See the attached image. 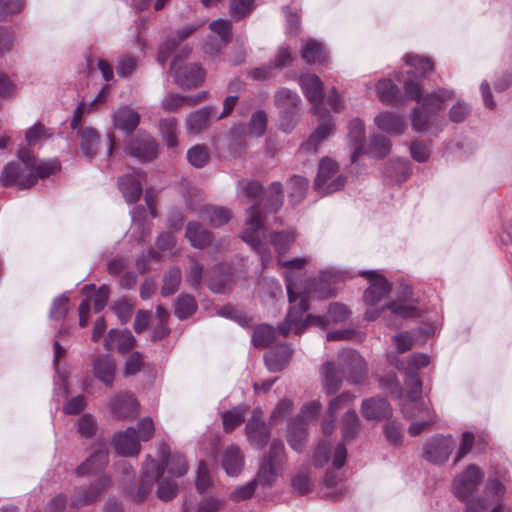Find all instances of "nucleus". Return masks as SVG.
Here are the masks:
<instances>
[{"mask_svg": "<svg viewBox=\"0 0 512 512\" xmlns=\"http://www.w3.org/2000/svg\"><path fill=\"white\" fill-rule=\"evenodd\" d=\"M302 58L307 63L322 65L327 61V53L321 43L309 40L302 45Z\"/></svg>", "mask_w": 512, "mask_h": 512, "instance_id": "obj_39", "label": "nucleus"}, {"mask_svg": "<svg viewBox=\"0 0 512 512\" xmlns=\"http://www.w3.org/2000/svg\"><path fill=\"white\" fill-rule=\"evenodd\" d=\"M359 418L354 410L347 411L342 417V436L344 442H350L358 434Z\"/></svg>", "mask_w": 512, "mask_h": 512, "instance_id": "obj_49", "label": "nucleus"}, {"mask_svg": "<svg viewBox=\"0 0 512 512\" xmlns=\"http://www.w3.org/2000/svg\"><path fill=\"white\" fill-rule=\"evenodd\" d=\"M51 135L52 133L44 124L37 122L26 131L25 139L29 146H34L40 141L49 138Z\"/></svg>", "mask_w": 512, "mask_h": 512, "instance_id": "obj_54", "label": "nucleus"}, {"mask_svg": "<svg viewBox=\"0 0 512 512\" xmlns=\"http://www.w3.org/2000/svg\"><path fill=\"white\" fill-rule=\"evenodd\" d=\"M246 228L241 233V238L258 253L261 259L262 268L265 269L271 263V251L267 242L262 211L258 204H255L246 211Z\"/></svg>", "mask_w": 512, "mask_h": 512, "instance_id": "obj_9", "label": "nucleus"}, {"mask_svg": "<svg viewBox=\"0 0 512 512\" xmlns=\"http://www.w3.org/2000/svg\"><path fill=\"white\" fill-rule=\"evenodd\" d=\"M404 61L411 67L407 72L409 79L404 83L405 97L419 104L413 108L410 115L412 128L416 132L437 135L446 125L442 111L446 102L454 98V91L440 88L423 96L419 78L425 77L433 70V62L430 58L411 53L404 56Z\"/></svg>", "mask_w": 512, "mask_h": 512, "instance_id": "obj_1", "label": "nucleus"}, {"mask_svg": "<svg viewBox=\"0 0 512 512\" xmlns=\"http://www.w3.org/2000/svg\"><path fill=\"white\" fill-rule=\"evenodd\" d=\"M299 85L307 100L312 104V113L319 116L316 130L301 145V150L315 153L319 144L334 133L335 125L332 116L321 108L324 97L321 79L315 74H303L299 78Z\"/></svg>", "mask_w": 512, "mask_h": 512, "instance_id": "obj_3", "label": "nucleus"}, {"mask_svg": "<svg viewBox=\"0 0 512 512\" xmlns=\"http://www.w3.org/2000/svg\"><path fill=\"white\" fill-rule=\"evenodd\" d=\"M387 312H390L402 319L416 318L421 315V308L418 302L412 298H405L399 301H392L382 308L370 307L365 312L364 318L367 321H374L379 318H385Z\"/></svg>", "mask_w": 512, "mask_h": 512, "instance_id": "obj_15", "label": "nucleus"}, {"mask_svg": "<svg viewBox=\"0 0 512 512\" xmlns=\"http://www.w3.org/2000/svg\"><path fill=\"white\" fill-rule=\"evenodd\" d=\"M162 138L169 148L178 145V125L174 117L164 118L159 123Z\"/></svg>", "mask_w": 512, "mask_h": 512, "instance_id": "obj_47", "label": "nucleus"}, {"mask_svg": "<svg viewBox=\"0 0 512 512\" xmlns=\"http://www.w3.org/2000/svg\"><path fill=\"white\" fill-rule=\"evenodd\" d=\"M267 114L264 110L255 111L248 123V126L239 124L234 126L230 131V150L235 155H240L244 151L242 142L246 135L254 138H259L264 135L267 128Z\"/></svg>", "mask_w": 512, "mask_h": 512, "instance_id": "obj_12", "label": "nucleus"}, {"mask_svg": "<svg viewBox=\"0 0 512 512\" xmlns=\"http://www.w3.org/2000/svg\"><path fill=\"white\" fill-rule=\"evenodd\" d=\"M185 236L193 247L199 249L210 245L213 240L212 233L204 229L202 225L196 221H191L187 224Z\"/></svg>", "mask_w": 512, "mask_h": 512, "instance_id": "obj_35", "label": "nucleus"}, {"mask_svg": "<svg viewBox=\"0 0 512 512\" xmlns=\"http://www.w3.org/2000/svg\"><path fill=\"white\" fill-rule=\"evenodd\" d=\"M246 409L236 407L222 414V422L224 430L229 433L245 420Z\"/></svg>", "mask_w": 512, "mask_h": 512, "instance_id": "obj_50", "label": "nucleus"}, {"mask_svg": "<svg viewBox=\"0 0 512 512\" xmlns=\"http://www.w3.org/2000/svg\"><path fill=\"white\" fill-rule=\"evenodd\" d=\"M505 493L506 488L499 480L488 479L484 489V497L479 500L487 505V509L494 506L490 512H506L502 503Z\"/></svg>", "mask_w": 512, "mask_h": 512, "instance_id": "obj_24", "label": "nucleus"}, {"mask_svg": "<svg viewBox=\"0 0 512 512\" xmlns=\"http://www.w3.org/2000/svg\"><path fill=\"white\" fill-rule=\"evenodd\" d=\"M198 217L212 227H220L231 218V211L222 206L203 205L197 212Z\"/></svg>", "mask_w": 512, "mask_h": 512, "instance_id": "obj_28", "label": "nucleus"}, {"mask_svg": "<svg viewBox=\"0 0 512 512\" xmlns=\"http://www.w3.org/2000/svg\"><path fill=\"white\" fill-rule=\"evenodd\" d=\"M338 171L339 166L334 160L328 157L321 159L314 182L315 191L325 196L341 190L346 183V177L339 175Z\"/></svg>", "mask_w": 512, "mask_h": 512, "instance_id": "obj_13", "label": "nucleus"}, {"mask_svg": "<svg viewBox=\"0 0 512 512\" xmlns=\"http://www.w3.org/2000/svg\"><path fill=\"white\" fill-rule=\"evenodd\" d=\"M360 275L369 280V287L365 290L363 298L368 306L377 305L385 298L390 290V284L383 276L374 271H362Z\"/></svg>", "mask_w": 512, "mask_h": 512, "instance_id": "obj_19", "label": "nucleus"}, {"mask_svg": "<svg viewBox=\"0 0 512 512\" xmlns=\"http://www.w3.org/2000/svg\"><path fill=\"white\" fill-rule=\"evenodd\" d=\"M348 139L352 149L351 162L356 163L357 158L365 152V126L360 119L355 118L350 121Z\"/></svg>", "mask_w": 512, "mask_h": 512, "instance_id": "obj_26", "label": "nucleus"}, {"mask_svg": "<svg viewBox=\"0 0 512 512\" xmlns=\"http://www.w3.org/2000/svg\"><path fill=\"white\" fill-rule=\"evenodd\" d=\"M24 6V0H0V21H5L10 16L20 13Z\"/></svg>", "mask_w": 512, "mask_h": 512, "instance_id": "obj_60", "label": "nucleus"}, {"mask_svg": "<svg viewBox=\"0 0 512 512\" xmlns=\"http://www.w3.org/2000/svg\"><path fill=\"white\" fill-rule=\"evenodd\" d=\"M108 463V450L104 447L95 450L90 457L78 466L79 476L95 474L102 471Z\"/></svg>", "mask_w": 512, "mask_h": 512, "instance_id": "obj_30", "label": "nucleus"}, {"mask_svg": "<svg viewBox=\"0 0 512 512\" xmlns=\"http://www.w3.org/2000/svg\"><path fill=\"white\" fill-rule=\"evenodd\" d=\"M390 361L398 370L405 373L408 391L405 401L401 404L402 412L406 417H414L416 414L410 412V407L425 404L418 401L422 392V382L417 372L430 363V358L428 354H392Z\"/></svg>", "mask_w": 512, "mask_h": 512, "instance_id": "obj_7", "label": "nucleus"}, {"mask_svg": "<svg viewBox=\"0 0 512 512\" xmlns=\"http://www.w3.org/2000/svg\"><path fill=\"white\" fill-rule=\"evenodd\" d=\"M205 281L211 291L224 294L231 289L232 275L224 274L216 278L209 276Z\"/></svg>", "mask_w": 512, "mask_h": 512, "instance_id": "obj_59", "label": "nucleus"}, {"mask_svg": "<svg viewBox=\"0 0 512 512\" xmlns=\"http://www.w3.org/2000/svg\"><path fill=\"white\" fill-rule=\"evenodd\" d=\"M361 413L367 420H383L392 415V408L387 400L372 397L362 402Z\"/></svg>", "mask_w": 512, "mask_h": 512, "instance_id": "obj_27", "label": "nucleus"}, {"mask_svg": "<svg viewBox=\"0 0 512 512\" xmlns=\"http://www.w3.org/2000/svg\"><path fill=\"white\" fill-rule=\"evenodd\" d=\"M291 361V354H264V363L270 372L283 370Z\"/></svg>", "mask_w": 512, "mask_h": 512, "instance_id": "obj_55", "label": "nucleus"}, {"mask_svg": "<svg viewBox=\"0 0 512 512\" xmlns=\"http://www.w3.org/2000/svg\"><path fill=\"white\" fill-rule=\"evenodd\" d=\"M398 92V86L391 79H381L376 85L377 96L386 105H393L399 102Z\"/></svg>", "mask_w": 512, "mask_h": 512, "instance_id": "obj_41", "label": "nucleus"}, {"mask_svg": "<svg viewBox=\"0 0 512 512\" xmlns=\"http://www.w3.org/2000/svg\"><path fill=\"white\" fill-rule=\"evenodd\" d=\"M410 412L416 414L413 418L420 417L423 420L413 422L408 429L409 434L414 437L436 421V415L428 404H421L418 407H410Z\"/></svg>", "mask_w": 512, "mask_h": 512, "instance_id": "obj_31", "label": "nucleus"}, {"mask_svg": "<svg viewBox=\"0 0 512 512\" xmlns=\"http://www.w3.org/2000/svg\"><path fill=\"white\" fill-rule=\"evenodd\" d=\"M116 364L109 355L99 357L94 363L95 376L106 386L111 387L114 381Z\"/></svg>", "mask_w": 512, "mask_h": 512, "instance_id": "obj_37", "label": "nucleus"}, {"mask_svg": "<svg viewBox=\"0 0 512 512\" xmlns=\"http://www.w3.org/2000/svg\"><path fill=\"white\" fill-rule=\"evenodd\" d=\"M157 143L149 134H141L131 140L127 153L140 161L150 162L157 156Z\"/></svg>", "mask_w": 512, "mask_h": 512, "instance_id": "obj_22", "label": "nucleus"}, {"mask_svg": "<svg viewBox=\"0 0 512 512\" xmlns=\"http://www.w3.org/2000/svg\"><path fill=\"white\" fill-rule=\"evenodd\" d=\"M238 189L241 194L250 200H257L263 193L260 183L254 180H241L238 183Z\"/></svg>", "mask_w": 512, "mask_h": 512, "instance_id": "obj_61", "label": "nucleus"}, {"mask_svg": "<svg viewBox=\"0 0 512 512\" xmlns=\"http://www.w3.org/2000/svg\"><path fill=\"white\" fill-rule=\"evenodd\" d=\"M244 457L236 445L227 447L223 453L222 467L230 476H237L243 469Z\"/></svg>", "mask_w": 512, "mask_h": 512, "instance_id": "obj_34", "label": "nucleus"}, {"mask_svg": "<svg viewBox=\"0 0 512 512\" xmlns=\"http://www.w3.org/2000/svg\"><path fill=\"white\" fill-rule=\"evenodd\" d=\"M339 365L338 369L332 362L327 361L320 369L322 382L328 395L335 394L339 390L341 382L338 377L339 372L352 384L362 383L367 376V365L360 354H341Z\"/></svg>", "mask_w": 512, "mask_h": 512, "instance_id": "obj_8", "label": "nucleus"}, {"mask_svg": "<svg viewBox=\"0 0 512 512\" xmlns=\"http://www.w3.org/2000/svg\"><path fill=\"white\" fill-rule=\"evenodd\" d=\"M374 122L378 129L395 136L401 135L406 128V123L402 116L388 111L378 114Z\"/></svg>", "mask_w": 512, "mask_h": 512, "instance_id": "obj_29", "label": "nucleus"}, {"mask_svg": "<svg viewBox=\"0 0 512 512\" xmlns=\"http://www.w3.org/2000/svg\"><path fill=\"white\" fill-rule=\"evenodd\" d=\"M187 160L192 166L202 168L209 160V152L204 145H195L188 150Z\"/></svg>", "mask_w": 512, "mask_h": 512, "instance_id": "obj_53", "label": "nucleus"}, {"mask_svg": "<svg viewBox=\"0 0 512 512\" xmlns=\"http://www.w3.org/2000/svg\"><path fill=\"white\" fill-rule=\"evenodd\" d=\"M212 114L213 108L210 106H206L192 112L186 119L187 130L192 134L200 133L208 126V122Z\"/></svg>", "mask_w": 512, "mask_h": 512, "instance_id": "obj_38", "label": "nucleus"}, {"mask_svg": "<svg viewBox=\"0 0 512 512\" xmlns=\"http://www.w3.org/2000/svg\"><path fill=\"white\" fill-rule=\"evenodd\" d=\"M136 340L131 331L111 329L104 338V347L108 351L129 352L134 348Z\"/></svg>", "mask_w": 512, "mask_h": 512, "instance_id": "obj_25", "label": "nucleus"}, {"mask_svg": "<svg viewBox=\"0 0 512 512\" xmlns=\"http://www.w3.org/2000/svg\"><path fill=\"white\" fill-rule=\"evenodd\" d=\"M321 407L318 401H312L304 405L299 415L290 423L287 440L293 450L297 452L303 451L307 435V426L310 421L318 417Z\"/></svg>", "mask_w": 512, "mask_h": 512, "instance_id": "obj_11", "label": "nucleus"}, {"mask_svg": "<svg viewBox=\"0 0 512 512\" xmlns=\"http://www.w3.org/2000/svg\"><path fill=\"white\" fill-rule=\"evenodd\" d=\"M294 273L286 275V289L290 302V307L299 308L301 299H305L308 305V299H326L334 294V285L337 284L343 275L334 269H326L319 272L317 278L308 279L302 286L293 279Z\"/></svg>", "mask_w": 512, "mask_h": 512, "instance_id": "obj_5", "label": "nucleus"}, {"mask_svg": "<svg viewBox=\"0 0 512 512\" xmlns=\"http://www.w3.org/2000/svg\"><path fill=\"white\" fill-rule=\"evenodd\" d=\"M164 469H167L168 473L173 476L181 477L186 474L188 469L186 459L182 454L174 453L167 460Z\"/></svg>", "mask_w": 512, "mask_h": 512, "instance_id": "obj_57", "label": "nucleus"}, {"mask_svg": "<svg viewBox=\"0 0 512 512\" xmlns=\"http://www.w3.org/2000/svg\"><path fill=\"white\" fill-rule=\"evenodd\" d=\"M285 461L284 444L280 440H273L268 453L261 460L257 479L235 489L231 498L235 501L251 498L255 492L257 481L263 485L271 486L283 472Z\"/></svg>", "mask_w": 512, "mask_h": 512, "instance_id": "obj_6", "label": "nucleus"}, {"mask_svg": "<svg viewBox=\"0 0 512 512\" xmlns=\"http://www.w3.org/2000/svg\"><path fill=\"white\" fill-rule=\"evenodd\" d=\"M308 188V180L302 176L295 175L287 183L289 201L299 204L305 197Z\"/></svg>", "mask_w": 512, "mask_h": 512, "instance_id": "obj_45", "label": "nucleus"}, {"mask_svg": "<svg viewBox=\"0 0 512 512\" xmlns=\"http://www.w3.org/2000/svg\"><path fill=\"white\" fill-rule=\"evenodd\" d=\"M483 476L484 474L478 466L470 464L454 479L453 492L460 501L466 504V512H484L487 510V505L482 501L471 499Z\"/></svg>", "mask_w": 512, "mask_h": 512, "instance_id": "obj_10", "label": "nucleus"}, {"mask_svg": "<svg viewBox=\"0 0 512 512\" xmlns=\"http://www.w3.org/2000/svg\"><path fill=\"white\" fill-rule=\"evenodd\" d=\"M182 281L181 269L178 266L169 268L163 276L161 295L168 297L177 292Z\"/></svg>", "mask_w": 512, "mask_h": 512, "instance_id": "obj_43", "label": "nucleus"}, {"mask_svg": "<svg viewBox=\"0 0 512 512\" xmlns=\"http://www.w3.org/2000/svg\"><path fill=\"white\" fill-rule=\"evenodd\" d=\"M266 205L270 212H276L283 203V191L280 182H273L268 188Z\"/></svg>", "mask_w": 512, "mask_h": 512, "instance_id": "obj_52", "label": "nucleus"}, {"mask_svg": "<svg viewBox=\"0 0 512 512\" xmlns=\"http://www.w3.org/2000/svg\"><path fill=\"white\" fill-rule=\"evenodd\" d=\"M296 239L293 230L274 232L270 235V242L279 255L285 254Z\"/></svg>", "mask_w": 512, "mask_h": 512, "instance_id": "obj_48", "label": "nucleus"}, {"mask_svg": "<svg viewBox=\"0 0 512 512\" xmlns=\"http://www.w3.org/2000/svg\"><path fill=\"white\" fill-rule=\"evenodd\" d=\"M412 173L411 165L407 159H396L389 162L385 175L391 181L400 183L406 181Z\"/></svg>", "mask_w": 512, "mask_h": 512, "instance_id": "obj_40", "label": "nucleus"}, {"mask_svg": "<svg viewBox=\"0 0 512 512\" xmlns=\"http://www.w3.org/2000/svg\"><path fill=\"white\" fill-rule=\"evenodd\" d=\"M145 180L146 175L140 170H133L132 173L119 178V189L127 203L132 204L140 199L142 195V184Z\"/></svg>", "mask_w": 512, "mask_h": 512, "instance_id": "obj_20", "label": "nucleus"}, {"mask_svg": "<svg viewBox=\"0 0 512 512\" xmlns=\"http://www.w3.org/2000/svg\"><path fill=\"white\" fill-rule=\"evenodd\" d=\"M146 215V210L142 206H136L131 211V219H132V229H138L141 232L139 241L144 240L146 236L149 235L150 228L146 225L144 221V217Z\"/></svg>", "mask_w": 512, "mask_h": 512, "instance_id": "obj_56", "label": "nucleus"}, {"mask_svg": "<svg viewBox=\"0 0 512 512\" xmlns=\"http://www.w3.org/2000/svg\"><path fill=\"white\" fill-rule=\"evenodd\" d=\"M114 126L127 134L132 133L140 122V115L130 107H121L113 114Z\"/></svg>", "mask_w": 512, "mask_h": 512, "instance_id": "obj_33", "label": "nucleus"}, {"mask_svg": "<svg viewBox=\"0 0 512 512\" xmlns=\"http://www.w3.org/2000/svg\"><path fill=\"white\" fill-rule=\"evenodd\" d=\"M109 406L112 415L117 419H133L138 415V403L130 393L116 395Z\"/></svg>", "mask_w": 512, "mask_h": 512, "instance_id": "obj_23", "label": "nucleus"}, {"mask_svg": "<svg viewBox=\"0 0 512 512\" xmlns=\"http://www.w3.org/2000/svg\"><path fill=\"white\" fill-rule=\"evenodd\" d=\"M427 337L428 335L421 329L405 331L394 336V343L397 346L398 352H407L412 348L420 347Z\"/></svg>", "mask_w": 512, "mask_h": 512, "instance_id": "obj_32", "label": "nucleus"}, {"mask_svg": "<svg viewBox=\"0 0 512 512\" xmlns=\"http://www.w3.org/2000/svg\"><path fill=\"white\" fill-rule=\"evenodd\" d=\"M390 149L391 142L386 136L379 134H374L371 136L368 151L372 154V156L383 158L389 154Z\"/></svg>", "mask_w": 512, "mask_h": 512, "instance_id": "obj_51", "label": "nucleus"}, {"mask_svg": "<svg viewBox=\"0 0 512 512\" xmlns=\"http://www.w3.org/2000/svg\"><path fill=\"white\" fill-rule=\"evenodd\" d=\"M191 53L189 46H184L181 54L173 58L171 63V73L176 83L184 89L198 87L204 82L205 70L199 64H186L178 67V60L183 56L187 57Z\"/></svg>", "mask_w": 512, "mask_h": 512, "instance_id": "obj_14", "label": "nucleus"}, {"mask_svg": "<svg viewBox=\"0 0 512 512\" xmlns=\"http://www.w3.org/2000/svg\"><path fill=\"white\" fill-rule=\"evenodd\" d=\"M274 101L279 110H300L301 99L290 89L280 88L274 95Z\"/></svg>", "mask_w": 512, "mask_h": 512, "instance_id": "obj_42", "label": "nucleus"}, {"mask_svg": "<svg viewBox=\"0 0 512 512\" xmlns=\"http://www.w3.org/2000/svg\"><path fill=\"white\" fill-rule=\"evenodd\" d=\"M17 156L18 162H10L3 168L0 176L2 186L27 189L33 186L38 179L50 176L59 168L57 160L37 162L26 148H21Z\"/></svg>", "mask_w": 512, "mask_h": 512, "instance_id": "obj_2", "label": "nucleus"}, {"mask_svg": "<svg viewBox=\"0 0 512 512\" xmlns=\"http://www.w3.org/2000/svg\"><path fill=\"white\" fill-rule=\"evenodd\" d=\"M197 309L198 305L194 296L181 294L175 302L174 313L178 319L184 320L192 316Z\"/></svg>", "mask_w": 512, "mask_h": 512, "instance_id": "obj_46", "label": "nucleus"}, {"mask_svg": "<svg viewBox=\"0 0 512 512\" xmlns=\"http://www.w3.org/2000/svg\"><path fill=\"white\" fill-rule=\"evenodd\" d=\"M308 308L305 299L300 300L298 309H296L295 306L290 307L285 322L279 327V332L283 336L292 333L300 335L308 326L325 328L330 323H342L346 321L350 315L348 308L341 303L330 304L324 316H315L312 314L304 316Z\"/></svg>", "mask_w": 512, "mask_h": 512, "instance_id": "obj_4", "label": "nucleus"}, {"mask_svg": "<svg viewBox=\"0 0 512 512\" xmlns=\"http://www.w3.org/2000/svg\"><path fill=\"white\" fill-rule=\"evenodd\" d=\"M79 137L81 152L85 158L91 161L98 151L100 141L99 134L92 127H86L79 132Z\"/></svg>", "mask_w": 512, "mask_h": 512, "instance_id": "obj_36", "label": "nucleus"}, {"mask_svg": "<svg viewBox=\"0 0 512 512\" xmlns=\"http://www.w3.org/2000/svg\"><path fill=\"white\" fill-rule=\"evenodd\" d=\"M178 485L170 477L162 479L157 489V496L163 501L173 499L177 493Z\"/></svg>", "mask_w": 512, "mask_h": 512, "instance_id": "obj_63", "label": "nucleus"}, {"mask_svg": "<svg viewBox=\"0 0 512 512\" xmlns=\"http://www.w3.org/2000/svg\"><path fill=\"white\" fill-rule=\"evenodd\" d=\"M456 446L451 435H437L426 441L424 444L423 457L434 464L445 463Z\"/></svg>", "mask_w": 512, "mask_h": 512, "instance_id": "obj_16", "label": "nucleus"}, {"mask_svg": "<svg viewBox=\"0 0 512 512\" xmlns=\"http://www.w3.org/2000/svg\"><path fill=\"white\" fill-rule=\"evenodd\" d=\"M276 338V330L268 324H259L253 329L252 343L255 348H267Z\"/></svg>", "mask_w": 512, "mask_h": 512, "instance_id": "obj_44", "label": "nucleus"}, {"mask_svg": "<svg viewBox=\"0 0 512 512\" xmlns=\"http://www.w3.org/2000/svg\"><path fill=\"white\" fill-rule=\"evenodd\" d=\"M245 433L252 447L262 449L266 446L270 438V427L264 421V414L260 408L252 411L251 418L248 420Z\"/></svg>", "mask_w": 512, "mask_h": 512, "instance_id": "obj_17", "label": "nucleus"}, {"mask_svg": "<svg viewBox=\"0 0 512 512\" xmlns=\"http://www.w3.org/2000/svg\"><path fill=\"white\" fill-rule=\"evenodd\" d=\"M210 29L218 34L224 44H228L232 39V25L228 20L217 19L210 23Z\"/></svg>", "mask_w": 512, "mask_h": 512, "instance_id": "obj_62", "label": "nucleus"}, {"mask_svg": "<svg viewBox=\"0 0 512 512\" xmlns=\"http://www.w3.org/2000/svg\"><path fill=\"white\" fill-rule=\"evenodd\" d=\"M191 264L186 270V281L195 290L200 288L203 281V265L193 258H190Z\"/></svg>", "mask_w": 512, "mask_h": 512, "instance_id": "obj_58", "label": "nucleus"}, {"mask_svg": "<svg viewBox=\"0 0 512 512\" xmlns=\"http://www.w3.org/2000/svg\"><path fill=\"white\" fill-rule=\"evenodd\" d=\"M112 445L117 454L122 456H137L141 451L137 430L133 427L115 433L112 439Z\"/></svg>", "mask_w": 512, "mask_h": 512, "instance_id": "obj_21", "label": "nucleus"}, {"mask_svg": "<svg viewBox=\"0 0 512 512\" xmlns=\"http://www.w3.org/2000/svg\"><path fill=\"white\" fill-rule=\"evenodd\" d=\"M111 485L109 477L103 476L90 486L77 487L71 497V506L79 508L93 504Z\"/></svg>", "mask_w": 512, "mask_h": 512, "instance_id": "obj_18", "label": "nucleus"}, {"mask_svg": "<svg viewBox=\"0 0 512 512\" xmlns=\"http://www.w3.org/2000/svg\"><path fill=\"white\" fill-rule=\"evenodd\" d=\"M77 430L82 437H92L97 431V423L93 416L90 414L82 415L78 420Z\"/></svg>", "mask_w": 512, "mask_h": 512, "instance_id": "obj_64", "label": "nucleus"}]
</instances>
